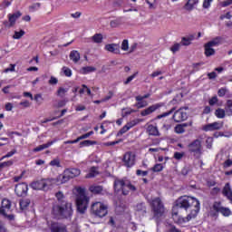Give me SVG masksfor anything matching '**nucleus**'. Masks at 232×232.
I'll list each match as a JSON object with an SVG mask.
<instances>
[{
    "label": "nucleus",
    "instance_id": "1",
    "mask_svg": "<svg viewBox=\"0 0 232 232\" xmlns=\"http://www.w3.org/2000/svg\"><path fill=\"white\" fill-rule=\"evenodd\" d=\"M200 211V201L196 198L182 196L176 200L172 208V217L177 224H184L197 218Z\"/></svg>",
    "mask_w": 232,
    "mask_h": 232
},
{
    "label": "nucleus",
    "instance_id": "2",
    "mask_svg": "<svg viewBox=\"0 0 232 232\" xmlns=\"http://www.w3.org/2000/svg\"><path fill=\"white\" fill-rule=\"evenodd\" d=\"M58 200L57 204L53 206V214L58 218H72L73 215V208L72 203L64 200V194L59 191L55 194Z\"/></svg>",
    "mask_w": 232,
    "mask_h": 232
},
{
    "label": "nucleus",
    "instance_id": "3",
    "mask_svg": "<svg viewBox=\"0 0 232 232\" xmlns=\"http://www.w3.org/2000/svg\"><path fill=\"white\" fill-rule=\"evenodd\" d=\"M177 108L173 107L171 110H169L167 112H163L154 118V121H159L160 119H164V117H169L171 113H174L172 116V119L174 122H184V121H188V107H181L179 110Z\"/></svg>",
    "mask_w": 232,
    "mask_h": 232
},
{
    "label": "nucleus",
    "instance_id": "4",
    "mask_svg": "<svg viewBox=\"0 0 232 232\" xmlns=\"http://www.w3.org/2000/svg\"><path fill=\"white\" fill-rule=\"evenodd\" d=\"M115 193H121V195H130V191H137V187L131 184L127 178L116 179L113 183Z\"/></svg>",
    "mask_w": 232,
    "mask_h": 232
},
{
    "label": "nucleus",
    "instance_id": "5",
    "mask_svg": "<svg viewBox=\"0 0 232 232\" xmlns=\"http://www.w3.org/2000/svg\"><path fill=\"white\" fill-rule=\"evenodd\" d=\"M150 208L154 218H160L164 216V213H166V208L164 207V203L160 198H154L150 201Z\"/></svg>",
    "mask_w": 232,
    "mask_h": 232
},
{
    "label": "nucleus",
    "instance_id": "6",
    "mask_svg": "<svg viewBox=\"0 0 232 232\" xmlns=\"http://www.w3.org/2000/svg\"><path fill=\"white\" fill-rule=\"evenodd\" d=\"M91 213L97 218H104L108 215V205L97 201L92 205Z\"/></svg>",
    "mask_w": 232,
    "mask_h": 232
},
{
    "label": "nucleus",
    "instance_id": "7",
    "mask_svg": "<svg viewBox=\"0 0 232 232\" xmlns=\"http://www.w3.org/2000/svg\"><path fill=\"white\" fill-rule=\"evenodd\" d=\"M52 184H53V179H42L36 181H33L30 184V188L36 191H48L50 188H52Z\"/></svg>",
    "mask_w": 232,
    "mask_h": 232
},
{
    "label": "nucleus",
    "instance_id": "8",
    "mask_svg": "<svg viewBox=\"0 0 232 232\" xmlns=\"http://www.w3.org/2000/svg\"><path fill=\"white\" fill-rule=\"evenodd\" d=\"M188 151L190 155H193L195 159H200L202 157V140L196 139L188 145Z\"/></svg>",
    "mask_w": 232,
    "mask_h": 232
},
{
    "label": "nucleus",
    "instance_id": "9",
    "mask_svg": "<svg viewBox=\"0 0 232 232\" xmlns=\"http://www.w3.org/2000/svg\"><path fill=\"white\" fill-rule=\"evenodd\" d=\"M89 204V197H76V208L78 213H81V215H84V213H86V209H88Z\"/></svg>",
    "mask_w": 232,
    "mask_h": 232
},
{
    "label": "nucleus",
    "instance_id": "10",
    "mask_svg": "<svg viewBox=\"0 0 232 232\" xmlns=\"http://www.w3.org/2000/svg\"><path fill=\"white\" fill-rule=\"evenodd\" d=\"M21 15H23V13H21V11H16L15 13L13 14H8L7 17H8V21H4L3 24L4 26H5V28H13V26H15V23L17 21V19H19V17H21Z\"/></svg>",
    "mask_w": 232,
    "mask_h": 232
},
{
    "label": "nucleus",
    "instance_id": "11",
    "mask_svg": "<svg viewBox=\"0 0 232 232\" xmlns=\"http://www.w3.org/2000/svg\"><path fill=\"white\" fill-rule=\"evenodd\" d=\"M212 209L216 213H221L223 217H230L231 215V209L222 207V203L220 201H215L213 203Z\"/></svg>",
    "mask_w": 232,
    "mask_h": 232
},
{
    "label": "nucleus",
    "instance_id": "12",
    "mask_svg": "<svg viewBox=\"0 0 232 232\" xmlns=\"http://www.w3.org/2000/svg\"><path fill=\"white\" fill-rule=\"evenodd\" d=\"M162 106H164L163 102L152 104L148 108L140 111V117H148V115H151L152 113H155V111H157V110H160V108H162Z\"/></svg>",
    "mask_w": 232,
    "mask_h": 232
},
{
    "label": "nucleus",
    "instance_id": "13",
    "mask_svg": "<svg viewBox=\"0 0 232 232\" xmlns=\"http://www.w3.org/2000/svg\"><path fill=\"white\" fill-rule=\"evenodd\" d=\"M14 193L17 197H26L28 195V184L26 182L16 184Z\"/></svg>",
    "mask_w": 232,
    "mask_h": 232
},
{
    "label": "nucleus",
    "instance_id": "14",
    "mask_svg": "<svg viewBox=\"0 0 232 232\" xmlns=\"http://www.w3.org/2000/svg\"><path fill=\"white\" fill-rule=\"evenodd\" d=\"M135 154L133 152L129 151L126 152L123 156V164L126 168H133L135 166Z\"/></svg>",
    "mask_w": 232,
    "mask_h": 232
},
{
    "label": "nucleus",
    "instance_id": "15",
    "mask_svg": "<svg viewBox=\"0 0 232 232\" xmlns=\"http://www.w3.org/2000/svg\"><path fill=\"white\" fill-rule=\"evenodd\" d=\"M224 128V122L215 121L212 123L206 124L202 127L203 131H217Z\"/></svg>",
    "mask_w": 232,
    "mask_h": 232
},
{
    "label": "nucleus",
    "instance_id": "16",
    "mask_svg": "<svg viewBox=\"0 0 232 232\" xmlns=\"http://www.w3.org/2000/svg\"><path fill=\"white\" fill-rule=\"evenodd\" d=\"M49 229L51 232H68L66 225L55 221L51 222Z\"/></svg>",
    "mask_w": 232,
    "mask_h": 232
},
{
    "label": "nucleus",
    "instance_id": "17",
    "mask_svg": "<svg viewBox=\"0 0 232 232\" xmlns=\"http://www.w3.org/2000/svg\"><path fill=\"white\" fill-rule=\"evenodd\" d=\"M10 209H12V201L8 198H4L0 207V215H6V213H10Z\"/></svg>",
    "mask_w": 232,
    "mask_h": 232
},
{
    "label": "nucleus",
    "instance_id": "18",
    "mask_svg": "<svg viewBox=\"0 0 232 232\" xmlns=\"http://www.w3.org/2000/svg\"><path fill=\"white\" fill-rule=\"evenodd\" d=\"M188 126H193V121L176 125L174 128V131L178 135H181L182 133H186V128H188Z\"/></svg>",
    "mask_w": 232,
    "mask_h": 232
},
{
    "label": "nucleus",
    "instance_id": "19",
    "mask_svg": "<svg viewBox=\"0 0 232 232\" xmlns=\"http://www.w3.org/2000/svg\"><path fill=\"white\" fill-rule=\"evenodd\" d=\"M105 50L111 53H121V46L119 44H109L105 45Z\"/></svg>",
    "mask_w": 232,
    "mask_h": 232
},
{
    "label": "nucleus",
    "instance_id": "20",
    "mask_svg": "<svg viewBox=\"0 0 232 232\" xmlns=\"http://www.w3.org/2000/svg\"><path fill=\"white\" fill-rule=\"evenodd\" d=\"M147 132L151 137H160V131H159V128H157V126H154L152 124L147 127Z\"/></svg>",
    "mask_w": 232,
    "mask_h": 232
},
{
    "label": "nucleus",
    "instance_id": "21",
    "mask_svg": "<svg viewBox=\"0 0 232 232\" xmlns=\"http://www.w3.org/2000/svg\"><path fill=\"white\" fill-rule=\"evenodd\" d=\"M70 179V176L68 175V173H66V170H64L63 173L60 174L56 178V182L58 184H66V182H68Z\"/></svg>",
    "mask_w": 232,
    "mask_h": 232
},
{
    "label": "nucleus",
    "instance_id": "22",
    "mask_svg": "<svg viewBox=\"0 0 232 232\" xmlns=\"http://www.w3.org/2000/svg\"><path fill=\"white\" fill-rule=\"evenodd\" d=\"M65 172L69 176V179H75V177H79V175H81V169L76 168L66 169Z\"/></svg>",
    "mask_w": 232,
    "mask_h": 232
},
{
    "label": "nucleus",
    "instance_id": "23",
    "mask_svg": "<svg viewBox=\"0 0 232 232\" xmlns=\"http://www.w3.org/2000/svg\"><path fill=\"white\" fill-rule=\"evenodd\" d=\"M195 41V34H189L188 36H183L181 38L180 44L181 46H189L191 42Z\"/></svg>",
    "mask_w": 232,
    "mask_h": 232
},
{
    "label": "nucleus",
    "instance_id": "24",
    "mask_svg": "<svg viewBox=\"0 0 232 232\" xmlns=\"http://www.w3.org/2000/svg\"><path fill=\"white\" fill-rule=\"evenodd\" d=\"M89 191H91L92 195H101V193L104 191V188L101 185H91L89 187Z\"/></svg>",
    "mask_w": 232,
    "mask_h": 232
},
{
    "label": "nucleus",
    "instance_id": "25",
    "mask_svg": "<svg viewBox=\"0 0 232 232\" xmlns=\"http://www.w3.org/2000/svg\"><path fill=\"white\" fill-rule=\"evenodd\" d=\"M71 61H72V63H74L76 64V63H78L79 61H81V53H79V51H72L70 53L69 55Z\"/></svg>",
    "mask_w": 232,
    "mask_h": 232
},
{
    "label": "nucleus",
    "instance_id": "26",
    "mask_svg": "<svg viewBox=\"0 0 232 232\" xmlns=\"http://www.w3.org/2000/svg\"><path fill=\"white\" fill-rule=\"evenodd\" d=\"M146 203H138L136 205V211L138 213H140V215H146L147 211H146Z\"/></svg>",
    "mask_w": 232,
    "mask_h": 232
},
{
    "label": "nucleus",
    "instance_id": "27",
    "mask_svg": "<svg viewBox=\"0 0 232 232\" xmlns=\"http://www.w3.org/2000/svg\"><path fill=\"white\" fill-rule=\"evenodd\" d=\"M221 40H222V38L216 37L205 44L208 45L210 48H213V46H218L220 44Z\"/></svg>",
    "mask_w": 232,
    "mask_h": 232
},
{
    "label": "nucleus",
    "instance_id": "28",
    "mask_svg": "<svg viewBox=\"0 0 232 232\" xmlns=\"http://www.w3.org/2000/svg\"><path fill=\"white\" fill-rule=\"evenodd\" d=\"M215 116L218 119H224L226 117V110L222 109V108H218L215 111Z\"/></svg>",
    "mask_w": 232,
    "mask_h": 232
},
{
    "label": "nucleus",
    "instance_id": "29",
    "mask_svg": "<svg viewBox=\"0 0 232 232\" xmlns=\"http://www.w3.org/2000/svg\"><path fill=\"white\" fill-rule=\"evenodd\" d=\"M164 169V165L162 163H156L151 169L150 171L153 173H160Z\"/></svg>",
    "mask_w": 232,
    "mask_h": 232
},
{
    "label": "nucleus",
    "instance_id": "30",
    "mask_svg": "<svg viewBox=\"0 0 232 232\" xmlns=\"http://www.w3.org/2000/svg\"><path fill=\"white\" fill-rule=\"evenodd\" d=\"M102 34H95L92 36V43H95L96 44H101V43H102Z\"/></svg>",
    "mask_w": 232,
    "mask_h": 232
},
{
    "label": "nucleus",
    "instance_id": "31",
    "mask_svg": "<svg viewBox=\"0 0 232 232\" xmlns=\"http://www.w3.org/2000/svg\"><path fill=\"white\" fill-rule=\"evenodd\" d=\"M99 175V168L92 167L89 170L88 178L93 179V177H97Z\"/></svg>",
    "mask_w": 232,
    "mask_h": 232
},
{
    "label": "nucleus",
    "instance_id": "32",
    "mask_svg": "<svg viewBox=\"0 0 232 232\" xmlns=\"http://www.w3.org/2000/svg\"><path fill=\"white\" fill-rule=\"evenodd\" d=\"M95 144H97V141L95 140H85L80 142V148H86L88 146H93Z\"/></svg>",
    "mask_w": 232,
    "mask_h": 232
},
{
    "label": "nucleus",
    "instance_id": "33",
    "mask_svg": "<svg viewBox=\"0 0 232 232\" xmlns=\"http://www.w3.org/2000/svg\"><path fill=\"white\" fill-rule=\"evenodd\" d=\"M93 72H97V68L92 66H85L82 68V73H83V75H87V73H92Z\"/></svg>",
    "mask_w": 232,
    "mask_h": 232
},
{
    "label": "nucleus",
    "instance_id": "34",
    "mask_svg": "<svg viewBox=\"0 0 232 232\" xmlns=\"http://www.w3.org/2000/svg\"><path fill=\"white\" fill-rule=\"evenodd\" d=\"M204 48H205L206 57H211V55H215V49H213L212 47H209L206 44L204 45Z\"/></svg>",
    "mask_w": 232,
    "mask_h": 232
},
{
    "label": "nucleus",
    "instance_id": "35",
    "mask_svg": "<svg viewBox=\"0 0 232 232\" xmlns=\"http://www.w3.org/2000/svg\"><path fill=\"white\" fill-rule=\"evenodd\" d=\"M135 107L138 108V110H142V108H146L148 106V101L141 100V101H136Z\"/></svg>",
    "mask_w": 232,
    "mask_h": 232
},
{
    "label": "nucleus",
    "instance_id": "36",
    "mask_svg": "<svg viewBox=\"0 0 232 232\" xmlns=\"http://www.w3.org/2000/svg\"><path fill=\"white\" fill-rule=\"evenodd\" d=\"M20 204V209L24 210L30 206V199H22L19 202Z\"/></svg>",
    "mask_w": 232,
    "mask_h": 232
},
{
    "label": "nucleus",
    "instance_id": "37",
    "mask_svg": "<svg viewBox=\"0 0 232 232\" xmlns=\"http://www.w3.org/2000/svg\"><path fill=\"white\" fill-rule=\"evenodd\" d=\"M198 3V0H188L185 5L187 10H193V6Z\"/></svg>",
    "mask_w": 232,
    "mask_h": 232
},
{
    "label": "nucleus",
    "instance_id": "38",
    "mask_svg": "<svg viewBox=\"0 0 232 232\" xmlns=\"http://www.w3.org/2000/svg\"><path fill=\"white\" fill-rule=\"evenodd\" d=\"M48 148H49V147H48V143H44V144H43V145H40V146L34 148V149L33 150V151H34V153H37V152L43 151V150H46V149H48Z\"/></svg>",
    "mask_w": 232,
    "mask_h": 232
},
{
    "label": "nucleus",
    "instance_id": "39",
    "mask_svg": "<svg viewBox=\"0 0 232 232\" xmlns=\"http://www.w3.org/2000/svg\"><path fill=\"white\" fill-rule=\"evenodd\" d=\"M209 106H215L218 104V97L217 95L213 96L208 100Z\"/></svg>",
    "mask_w": 232,
    "mask_h": 232
},
{
    "label": "nucleus",
    "instance_id": "40",
    "mask_svg": "<svg viewBox=\"0 0 232 232\" xmlns=\"http://www.w3.org/2000/svg\"><path fill=\"white\" fill-rule=\"evenodd\" d=\"M25 32L24 30L15 31L14 34L13 35V39H21L23 35H24Z\"/></svg>",
    "mask_w": 232,
    "mask_h": 232
},
{
    "label": "nucleus",
    "instance_id": "41",
    "mask_svg": "<svg viewBox=\"0 0 232 232\" xmlns=\"http://www.w3.org/2000/svg\"><path fill=\"white\" fill-rule=\"evenodd\" d=\"M121 50L123 52H128V50H130V44L128 42V40H123L121 43Z\"/></svg>",
    "mask_w": 232,
    "mask_h": 232
},
{
    "label": "nucleus",
    "instance_id": "42",
    "mask_svg": "<svg viewBox=\"0 0 232 232\" xmlns=\"http://www.w3.org/2000/svg\"><path fill=\"white\" fill-rule=\"evenodd\" d=\"M50 166L61 168V160L59 159H54L50 161Z\"/></svg>",
    "mask_w": 232,
    "mask_h": 232
},
{
    "label": "nucleus",
    "instance_id": "43",
    "mask_svg": "<svg viewBox=\"0 0 232 232\" xmlns=\"http://www.w3.org/2000/svg\"><path fill=\"white\" fill-rule=\"evenodd\" d=\"M92 135H93V130H91V131H89V132H87L85 134H82V136L77 138L78 139V142L80 140H82L84 139H88L89 137H92Z\"/></svg>",
    "mask_w": 232,
    "mask_h": 232
},
{
    "label": "nucleus",
    "instance_id": "44",
    "mask_svg": "<svg viewBox=\"0 0 232 232\" xmlns=\"http://www.w3.org/2000/svg\"><path fill=\"white\" fill-rule=\"evenodd\" d=\"M17 153L16 150H13L9 152L6 153V155L3 156L1 158V160H5V159H10V157H14V155H15Z\"/></svg>",
    "mask_w": 232,
    "mask_h": 232
},
{
    "label": "nucleus",
    "instance_id": "45",
    "mask_svg": "<svg viewBox=\"0 0 232 232\" xmlns=\"http://www.w3.org/2000/svg\"><path fill=\"white\" fill-rule=\"evenodd\" d=\"M139 123V120H133L130 122H128L125 126L128 128V130H131L134 126H137Z\"/></svg>",
    "mask_w": 232,
    "mask_h": 232
},
{
    "label": "nucleus",
    "instance_id": "46",
    "mask_svg": "<svg viewBox=\"0 0 232 232\" xmlns=\"http://www.w3.org/2000/svg\"><path fill=\"white\" fill-rule=\"evenodd\" d=\"M180 44H174L171 47H170V52L172 53H177V52H179V50H180Z\"/></svg>",
    "mask_w": 232,
    "mask_h": 232
},
{
    "label": "nucleus",
    "instance_id": "47",
    "mask_svg": "<svg viewBox=\"0 0 232 232\" xmlns=\"http://www.w3.org/2000/svg\"><path fill=\"white\" fill-rule=\"evenodd\" d=\"M137 75H139V72H136L132 75L129 76L124 82V84H130V82L133 81V79H135Z\"/></svg>",
    "mask_w": 232,
    "mask_h": 232
},
{
    "label": "nucleus",
    "instance_id": "48",
    "mask_svg": "<svg viewBox=\"0 0 232 232\" xmlns=\"http://www.w3.org/2000/svg\"><path fill=\"white\" fill-rule=\"evenodd\" d=\"M227 93V88L222 87L218 91V97H224Z\"/></svg>",
    "mask_w": 232,
    "mask_h": 232
},
{
    "label": "nucleus",
    "instance_id": "49",
    "mask_svg": "<svg viewBox=\"0 0 232 232\" xmlns=\"http://www.w3.org/2000/svg\"><path fill=\"white\" fill-rule=\"evenodd\" d=\"M1 165H2V168H10L14 166V160L4 161L1 163Z\"/></svg>",
    "mask_w": 232,
    "mask_h": 232
},
{
    "label": "nucleus",
    "instance_id": "50",
    "mask_svg": "<svg viewBox=\"0 0 232 232\" xmlns=\"http://www.w3.org/2000/svg\"><path fill=\"white\" fill-rule=\"evenodd\" d=\"M185 153L184 152H174V159L176 160H182V159L184 158Z\"/></svg>",
    "mask_w": 232,
    "mask_h": 232
},
{
    "label": "nucleus",
    "instance_id": "51",
    "mask_svg": "<svg viewBox=\"0 0 232 232\" xmlns=\"http://www.w3.org/2000/svg\"><path fill=\"white\" fill-rule=\"evenodd\" d=\"M124 110H126L124 111ZM124 112H122V117H128V115H131V113H135V110L133 109H122Z\"/></svg>",
    "mask_w": 232,
    "mask_h": 232
},
{
    "label": "nucleus",
    "instance_id": "52",
    "mask_svg": "<svg viewBox=\"0 0 232 232\" xmlns=\"http://www.w3.org/2000/svg\"><path fill=\"white\" fill-rule=\"evenodd\" d=\"M148 170H140V169H137L136 170V175L137 177H148Z\"/></svg>",
    "mask_w": 232,
    "mask_h": 232
},
{
    "label": "nucleus",
    "instance_id": "53",
    "mask_svg": "<svg viewBox=\"0 0 232 232\" xmlns=\"http://www.w3.org/2000/svg\"><path fill=\"white\" fill-rule=\"evenodd\" d=\"M127 131H130V130L124 125L117 133V137H121V135H124Z\"/></svg>",
    "mask_w": 232,
    "mask_h": 232
},
{
    "label": "nucleus",
    "instance_id": "54",
    "mask_svg": "<svg viewBox=\"0 0 232 232\" xmlns=\"http://www.w3.org/2000/svg\"><path fill=\"white\" fill-rule=\"evenodd\" d=\"M77 192H78L77 197H88V196H86V191L84 190V188H82L81 187H79L77 188Z\"/></svg>",
    "mask_w": 232,
    "mask_h": 232
},
{
    "label": "nucleus",
    "instance_id": "55",
    "mask_svg": "<svg viewBox=\"0 0 232 232\" xmlns=\"http://www.w3.org/2000/svg\"><path fill=\"white\" fill-rule=\"evenodd\" d=\"M150 94L138 95L135 97V101H144V99H150Z\"/></svg>",
    "mask_w": 232,
    "mask_h": 232
},
{
    "label": "nucleus",
    "instance_id": "56",
    "mask_svg": "<svg viewBox=\"0 0 232 232\" xmlns=\"http://www.w3.org/2000/svg\"><path fill=\"white\" fill-rule=\"evenodd\" d=\"M206 144H207L208 150H211V148H213V138L208 137L206 140Z\"/></svg>",
    "mask_w": 232,
    "mask_h": 232
},
{
    "label": "nucleus",
    "instance_id": "57",
    "mask_svg": "<svg viewBox=\"0 0 232 232\" xmlns=\"http://www.w3.org/2000/svg\"><path fill=\"white\" fill-rule=\"evenodd\" d=\"M66 89L60 87L57 91L58 97H63V95L66 93Z\"/></svg>",
    "mask_w": 232,
    "mask_h": 232
},
{
    "label": "nucleus",
    "instance_id": "58",
    "mask_svg": "<svg viewBox=\"0 0 232 232\" xmlns=\"http://www.w3.org/2000/svg\"><path fill=\"white\" fill-rule=\"evenodd\" d=\"M63 73L65 77H72V69L68 67H63Z\"/></svg>",
    "mask_w": 232,
    "mask_h": 232
},
{
    "label": "nucleus",
    "instance_id": "59",
    "mask_svg": "<svg viewBox=\"0 0 232 232\" xmlns=\"http://www.w3.org/2000/svg\"><path fill=\"white\" fill-rule=\"evenodd\" d=\"M121 142H122V140H115V141H108V142L103 143V145H105V146H115L116 144H119Z\"/></svg>",
    "mask_w": 232,
    "mask_h": 232
},
{
    "label": "nucleus",
    "instance_id": "60",
    "mask_svg": "<svg viewBox=\"0 0 232 232\" xmlns=\"http://www.w3.org/2000/svg\"><path fill=\"white\" fill-rule=\"evenodd\" d=\"M33 99L34 101H36L37 102H39V104H41V102H43V101H44L42 94H36V95H34V97Z\"/></svg>",
    "mask_w": 232,
    "mask_h": 232
},
{
    "label": "nucleus",
    "instance_id": "61",
    "mask_svg": "<svg viewBox=\"0 0 232 232\" xmlns=\"http://www.w3.org/2000/svg\"><path fill=\"white\" fill-rule=\"evenodd\" d=\"M0 232H8V228L6 227V225L5 222L0 220Z\"/></svg>",
    "mask_w": 232,
    "mask_h": 232
},
{
    "label": "nucleus",
    "instance_id": "62",
    "mask_svg": "<svg viewBox=\"0 0 232 232\" xmlns=\"http://www.w3.org/2000/svg\"><path fill=\"white\" fill-rule=\"evenodd\" d=\"M225 113L227 115V117H232V108L225 106Z\"/></svg>",
    "mask_w": 232,
    "mask_h": 232
},
{
    "label": "nucleus",
    "instance_id": "63",
    "mask_svg": "<svg viewBox=\"0 0 232 232\" xmlns=\"http://www.w3.org/2000/svg\"><path fill=\"white\" fill-rule=\"evenodd\" d=\"M231 166H232V160L229 159L225 160V162L223 163V168H231Z\"/></svg>",
    "mask_w": 232,
    "mask_h": 232
},
{
    "label": "nucleus",
    "instance_id": "64",
    "mask_svg": "<svg viewBox=\"0 0 232 232\" xmlns=\"http://www.w3.org/2000/svg\"><path fill=\"white\" fill-rule=\"evenodd\" d=\"M57 82H59V80H57V78L51 76L50 80H49V84L51 85H54L57 84Z\"/></svg>",
    "mask_w": 232,
    "mask_h": 232
}]
</instances>
